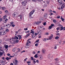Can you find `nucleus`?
<instances>
[{"label":"nucleus","mask_w":65,"mask_h":65,"mask_svg":"<svg viewBox=\"0 0 65 65\" xmlns=\"http://www.w3.org/2000/svg\"><path fill=\"white\" fill-rule=\"evenodd\" d=\"M30 40H31V39H29L27 40V42L26 43V45L27 46V47H26V48H29V47H30V45H29V44L31 43V42L29 41Z\"/></svg>","instance_id":"nucleus-1"},{"label":"nucleus","mask_w":65,"mask_h":65,"mask_svg":"<svg viewBox=\"0 0 65 65\" xmlns=\"http://www.w3.org/2000/svg\"><path fill=\"white\" fill-rule=\"evenodd\" d=\"M34 12V10H33L29 14V18H30V19H32V15L33 14Z\"/></svg>","instance_id":"nucleus-2"},{"label":"nucleus","mask_w":65,"mask_h":65,"mask_svg":"<svg viewBox=\"0 0 65 65\" xmlns=\"http://www.w3.org/2000/svg\"><path fill=\"white\" fill-rule=\"evenodd\" d=\"M53 38V35H51V36L49 37V38L47 39V40H51Z\"/></svg>","instance_id":"nucleus-3"},{"label":"nucleus","mask_w":65,"mask_h":65,"mask_svg":"<svg viewBox=\"0 0 65 65\" xmlns=\"http://www.w3.org/2000/svg\"><path fill=\"white\" fill-rule=\"evenodd\" d=\"M18 16V13L17 12H14L13 14L12 17H17Z\"/></svg>","instance_id":"nucleus-4"},{"label":"nucleus","mask_w":65,"mask_h":65,"mask_svg":"<svg viewBox=\"0 0 65 65\" xmlns=\"http://www.w3.org/2000/svg\"><path fill=\"white\" fill-rule=\"evenodd\" d=\"M14 61L15 62H13V64L14 65H18V61L16 59H15Z\"/></svg>","instance_id":"nucleus-5"},{"label":"nucleus","mask_w":65,"mask_h":65,"mask_svg":"<svg viewBox=\"0 0 65 65\" xmlns=\"http://www.w3.org/2000/svg\"><path fill=\"white\" fill-rule=\"evenodd\" d=\"M26 3L27 2L26 1H23L22 2V4L23 6H25L26 5Z\"/></svg>","instance_id":"nucleus-6"},{"label":"nucleus","mask_w":65,"mask_h":65,"mask_svg":"<svg viewBox=\"0 0 65 65\" xmlns=\"http://www.w3.org/2000/svg\"><path fill=\"white\" fill-rule=\"evenodd\" d=\"M6 34V32L5 31H2L0 32V35H4Z\"/></svg>","instance_id":"nucleus-7"},{"label":"nucleus","mask_w":65,"mask_h":65,"mask_svg":"<svg viewBox=\"0 0 65 65\" xmlns=\"http://www.w3.org/2000/svg\"><path fill=\"white\" fill-rule=\"evenodd\" d=\"M41 23V22L40 23V22H35L34 23V24L35 25H39V24H40V23Z\"/></svg>","instance_id":"nucleus-8"},{"label":"nucleus","mask_w":65,"mask_h":65,"mask_svg":"<svg viewBox=\"0 0 65 65\" xmlns=\"http://www.w3.org/2000/svg\"><path fill=\"white\" fill-rule=\"evenodd\" d=\"M57 2L59 3V5H61L62 4V1L61 0H59L57 1Z\"/></svg>","instance_id":"nucleus-9"},{"label":"nucleus","mask_w":65,"mask_h":65,"mask_svg":"<svg viewBox=\"0 0 65 65\" xmlns=\"http://www.w3.org/2000/svg\"><path fill=\"white\" fill-rule=\"evenodd\" d=\"M53 56L50 55L48 56V59H51L53 58Z\"/></svg>","instance_id":"nucleus-10"},{"label":"nucleus","mask_w":65,"mask_h":65,"mask_svg":"<svg viewBox=\"0 0 65 65\" xmlns=\"http://www.w3.org/2000/svg\"><path fill=\"white\" fill-rule=\"evenodd\" d=\"M65 6V3H63V4H62V5L61 6V9H63V8H64Z\"/></svg>","instance_id":"nucleus-11"},{"label":"nucleus","mask_w":65,"mask_h":65,"mask_svg":"<svg viewBox=\"0 0 65 65\" xmlns=\"http://www.w3.org/2000/svg\"><path fill=\"white\" fill-rule=\"evenodd\" d=\"M6 26L8 28H9V27H10V24H8L7 25H5L4 27H6Z\"/></svg>","instance_id":"nucleus-12"},{"label":"nucleus","mask_w":65,"mask_h":65,"mask_svg":"<svg viewBox=\"0 0 65 65\" xmlns=\"http://www.w3.org/2000/svg\"><path fill=\"white\" fill-rule=\"evenodd\" d=\"M0 51L1 52H4V49L3 48L2 46L0 47Z\"/></svg>","instance_id":"nucleus-13"},{"label":"nucleus","mask_w":65,"mask_h":65,"mask_svg":"<svg viewBox=\"0 0 65 65\" xmlns=\"http://www.w3.org/2000/svg\"><path fill=\"white\" fill-rule=\"evenodd\" d=\"M43 58L42 55H40V56L39 58V59L40 60H43Z\"/></svg>","instance_id":"nucleus-14"},{"label":"nucleus","mask_w":65,"mask_h":65,"mask_svg":"<svg viewBox=\"0 0 65 65\" xmlns=\"http://www.w3.org/2000/svg\"><path fill=\"white\" fill-rule=\"evenodd\" d=\"M46 51V50L44 49H43L42 50V52L43 54H44L45 53V52Z\"/></svg>","instance_id":"nucleus-15"},{"label":"nucleus","mask_w":65,"mask_h":65,"mask_svg":"<svg viewBox=\"0 0 65 65\" xmlns=\"http://www.w3.org/2000/svg\"><path fill=\"white\" fill-rule=\"evenodd\" d=\"M4 21V23H7V21H8V19H6Z\"/></svg>","instance_id":"nucleus-16"},{"label":"nucleus","mask_w":65,"mask_h":65,"mask_svg":"<svg viewBox=\"0 0 65 65\" xmlns=\"http://www.w3.org/2000/svg\"><path fill=\"white\" fill-rule=\"evenodd\" d=\"M14 39H19V38L17 36H16L14 37V38H12V40H13Z\"/></svg>","instance_id":"nucleus-17"},{"label":"nucleus","mask_w":65,"mask_h":65,"mask_svg":"<svg viewBox=\"0 0 65 65\" xmlns=\"http://www.w3.org/2000/svg\"><path fill=\"white\" fill-rule=\"evenodd\" d=\"M3 19H4V20L6 19H7V16L6 15H4L3 17Z\"/></svg>","instance_id":"nucleus-18"},{"label":"nucleus","mask_w":65,"mask_h":65,"mask_svg":"<svg viewBox=\"0 0 65 65\" xmlns=\"http://www.w3.org/2000/svg\"><path fill=\"white\" fill-rule=\"evenodd\" d=\"M37 33L38 34L40 35L41 34V33H42V31H37Z\"/></svg>","instance_id":"nucleus-19"},{"label":"nucleus","mask_w":65,"mask_h":65,"mask_svg":"<svg viewBox=\"0 0 65 65\" xmlns=\"http://www.w3.org/2000/svg\"><path fill=\"white\" fill-rule=\"evenodd\" d=\"M30 35V34H28L25 36V38H27V37H29Z\"/></svg>","instance_id":"nucleus-20"},{"label":"nucleus","mask_w":65,"mask_h":65,"mask_svg":"<svg viewBox=\"0 0 65 65\" xmlns=\"http://www.w3.org/2000/svg\"><path fill=\"white\" fill-rule=\"evenodd\" d=\"M17 36H18V37H19V39H22V37L21 36V35H17Z\"/></svg>","instance_id":"nucleus-21"},{"label":"nucleus","mask_w":65,"mask_h":65,"mask_svg":"<svg viewBox=\"0 0 65 65\" xmlns=\"http://www.w3.org/2000/svg\"><path fill=\"white\" fill-rule=\"evenodd\" d=\"M19 17L20 18V19H22L23 18V16L22 15H19Z\"/></svg>","instance_id":"nucleus-22"},{"label":"nucleus","mask_w":65,"mask_h":65,"mask_svg":"<svg viewBox=\"0 0 65 65\" xmlns=\"http://www.w3.org/2000/svg\"><path fill=\"white\" fill-rule=\"evenodd\" d=\"M36 60V59H35L34 60H33L32 61V63L34 64H35L36 63V61H35Z\"/></svg>","instance_id":"nucleus-23"},{"label":"nucleus","mask_w":65,"mask_h":65,"mask_svg":"<svg viewBox=\"0 0 65 65\" xmlns=\"http://www.w3.org/2000/svg\"><path fill=\"white\" fill-rule=\"evenodd\" d=\"M3 53L1 52H0V56H2L3 55V53L4 54V52H3Z\"/></svg>","instance_id":"nucleus-24"},{"label":"nucleus","mask_w":65,"mask_h":65,"mask_svg":"<svg viewBox=\"0 0 65 65\" xmlns=\"http://www.w3.org/2000/svg\"><path fill=\"white\" fill-rule=\"evenodd\" d=\"M30 33L32 34V35H33L34 34V31L32 29L31 30V32H30Z\"/></svg>","instance_id":"nucleus-25"},{"label":"nucleus","mask_w":65,"mask_h":65,"mask_svg":"<svg viewBox=\"0 0 65 65\" xmlns=\"http://www.w3.org/2000/svg\"><path fill=\"white\" fill-rule=\"evenodd\" d=\"M30 58L31 61H33L35 59L33 57H31Z\"/></svg>","instance_id":"nucleus-26"},{"label":"nucleus","mask_w":65,"mask_h":65,"mask_svg":"<svg viewBox=\"0 0 65 65\" xmlns=\"http://www.w3.org/2000/svg\"><path fill=\"white\" fill-rule=\"evenodd\" d=\"M38 55V54H36L35 56H34L35 58H38V56H37Z\"/></svg>","instance_id":"nucleus-27"},{"label":"nucleus","mask_w":65,"mask_h":65,"mask_svg":"<svg viewBox=\"0 0 65 65\" xmlns=\"http://www.w3.org/2000/svg\"><path fill=\"white\" fill-rule=\"evenodd\" d=\"M47 40V39L45 38L43 39V41L45 42V41H46Z\"/></svg>","instance_id":"nucleus-28"},{"label":"nucleus","mask_w":65,"mask_h":65,"mask_svg":"<svg viewBox=\"0 0 65 65\" xmlns=\"http://www.w3.org/2000/svg\"><path fill=\"white\" fill-rule=\"evenodd\" d=\"M62 17L61 16L60 19H61V21H64L65 20H64V19L62 18Z\"/></svg>","instance_id":"nucleus-29"},{"label":"nucleus","mask_w":65,"mask_h":65,"mask_svg":"<svg viewBox=\"0 0 65 65\" xmlns=\"http://www.w3.org/2000/svg\"><path fill=\"white\" fill-rule=\"evenodd\" d=\"M28 59V58H26L25 59H24V63H25L26 62V60Z\"/></svg>","instance_id":"nucleus-30"},{"label":"nucleus","mask_w":65,"mask_h":65,"mask_svg":"<svg viewBox=\"0 0 65 65\" xmlns=\"http://www.w3.org/2000/svg\"><path fill=\"white\" fill-rule=\"evenodd\" d=\"M53 22L54 23H56V22H57V21L55 20L54 19L53 20Z\"/></svg>","instance_id":"nucleus-31"},{"label":"nucleus","mask_w":65,"mask_h":65,"mask_svg":"<svg viewBox=\"0 0 65 65\" xmlns=\"http://www.w3.org/2000/svg\"><path fill=\"white\" fill-rule=\"evenodd\" d=\"M5 46V48L7 49V48H8V46L7 45H6Z\"/></svg>","instance_id":"nucleus-32"},{"label":"nucleus","mask_w":65,"mask_h":65,"mask_svg":"<svg viewBox=\"0 0 65 65\" xmlns=\"http://www.w3.org/2000/svg\"><path fill=\"white\" fill-rule=\"evenodd\" d=\"M2 8L3 10H5L6 8L5 7H2Z\"/></svg>","instance_id":"nucleus-33"},{"label":"nucleus","mask_w":65,"mask_h":65,"mask_svg":"<svg viewBox=\"0 0 65 65\" xmlns=\"http://www.w3.org/2000/svg\"><path fill=\"white\" fill-rule=\"evenodd\" d=\"M35 35H32V37L33 38H35Z\"/></svg>","instance_id":"nucleus-34"},{"label":"nucleus","mask_w":65,"mask_h":65,"mask_svg":"<svg viewBox=\"0 0 65 65\" xmlns=\"http://www.w3.org/2000/svg\"><path fill=\"white\" fill-rule=\"evenodd\" d=\"M58 38H59V37L58 36H56L55 37V39H56V40L58 39Z\"/></svg>","instance_id":"nucleus-35"},{"label":"nucleus","mask_w":65,"mask_h":65,"mask_svg":"<svg viewBox=\"0 0 65 65\" xmlns=\"http://www.w3.org/2000/svg\"><path fill=\"white\" fill-rule=\"evenodd\" d=\"M47 17V15H45L44 17V19H46V17Z\"/></svg>","instance_id":"nucleus-36"},{"label":"nucleus","mask_w":65,"mask_h":65,"mask_svg":"<svg viewBox=\"0 0 65 65\" xmlns=\"http://www.w3.org/2000/svg\"><path fill=\"white\" fill-rule=\"evenodd\" d=\"M4 28H2V27H1V31H2V30H4Z\"/></svg>","instance_id":"nucleus-37"},{"label":"nucleus","mask_w":65,"mask_h":65,"mask_svg":"<svg viewBox=\"0 0 65 65\" xmlns=\"http://www.w3.org/2000/svg\"><path fill=\"white\" fill-rule=\"evenodd\" d=\"M45 35H48L49 34H48V32H46L45 33Z\"/></svg>","instance_id":"nucleus-38"},{"label":"nucleus","mask_w":65,"mask_h":65,"mask_svg":"<svg viewBox=\"0 0 65 65\" xmlns=\"http://www.w3.org/2000/svg\"><path fill=\"white\" fill-rule=\"evenodd\" d=\"M6 32H9V29H6Z\"/></svg>","instance_id":"nucleus-39"},{"label":"nucleus","mask_w":65,"mask_h":65,"mask_svg":"<svg viewBox=\"0 0 65 65\" xmlns=\"http://www.w3.org/2000/svg\"><path fill=\"white\" fill-rule=\"evenodd\" d=\"M36 63H39V60H36Z\"/></svg>","instance_id":"nucleus-40"},{"label":"nucleus","mask_w":65,"mask_h":65,"mask_svg":"<svg viewBox=\"0 0 65 65\" xmlns=\"http://www.w3.org/2000/svg\"><path fill=\"white\" fill-rule=\"evenodd\" d=\"M46 6H47V4H45L43 6L44 7H46Z\"/></svg>","instance_id":"nucleus-41"},{"label":"nucleus","mask_w":65,"mask_h":65,"mask_svg":"<svg viewBox=\"0 0 65 65\" xmlns=\"http://www.w3.org/2000/svg\"><path fill=\"white\" fill-rule=\"evenodd\" d=\"M27 64H30V63H31V62L27 61Z\"/></svg>","instance_id":"nucleus-42"},{"label":"nucleus","mask_w":65,"mask_h":65,"mask_svg":"<svg viewBox=\"0 0 65 65\" xmlns=\"http://www.w3.org/2000/svg\"><path fill=\"white\" fill-rule=\"evenodd\" d=\"M10 23L11 25H13V24H14V22H10Z\"/></svg>","instance_id":"nucleus-43"},{"label":"nucleus","mask_w":65,"mask_h":65,"mask_svg":"<svg viewBox=\"0 0 65 65\" xmlns=\"http://www.w3.org/2000/svg\"><path fill=\"white\" fill-rule=\"evenodd\" d=\"M55 60L56 61H58V58H57L55 59Z\"/></svg>","instance_id":"nucleus-44"},{"label":"nucleus","mask_w":65,"mask_h":65,"mask_svg":"<svg viewBox=\"0 0 65 65\" xmlns=\"http://www.w3.org/2000/svg\"><path fill=\"white\" fill-rule=\"evenodd\" d=\"M60 28H61V30H63V27L62 26L61 27H60Z\"/></svg>","instance_id":"nucleus-45"},{"label":"nucleus","mask_w":65,"mask_h":65,"mask_svg":"<svg viewBox=\"0 0 65 65\" xmlns=\"http://www.w3.org/2000/svg\"><path fill=\"white\" fill-rule=\"evenodd\" d=\"M36 54V53L35 51H33L32 52V54H33L34 55V54Z\"/></svg>","instance_id":"nucleus-46"},{"label":"nucleus","mask_w":65,"mask_h":65,"mask_svg":"<svg viewBox=\"0 0 65 65\" xmlns=\"http://www.w3.org/2000/svg\"><path fill=\"white\" fill-rule=\"evenodd\" d=\"M2 21H3V19L2 18H0V22H1Z\"/></svg>","instance_id":"nucleus-47"},{"label":"nucleus","mask_w":65,"mask_h":65,"mask_svg":"<svg viewBox=\"0 0 65 65\" xmlns=\"http://www.w3.org/2000/svg\"><path fill=\"white\" fill-rule=\"evenodd\" d=\"M41 36L40 35L39 36L38 38H41Z\"/></svg>","instance_id":"nucleus-48"},{"label":"nucleus","mask_w":65,"mask_h":65,"mask_svg":"<svg viewBox=\"0 0 65 65\" xmlns=\"http://www.w3.org/2000/svg\"><path fill=\"white\" fill-rule=\"evenodd\" d=\"M6 59L7 60H9V58H8V57H7Z\"/></svg>","instance_id":"nucleus-49"},{"label":"nucleus","mask_w":65,"mask_h":65,"mask_svg":"<svg viewBox=\"0 0 65 65\" xmlns=\"http://www.w3.org/2000/svg\"><path fill=\"white\" fill-rule=\"evenodd\" d=\"M24 30H28V28H24Z\"/></svg>","instance_id":"nucleus-50"},{"label":"nucleus","mask_w":65,"mask_h":65,"mask_svg":"<svg viewBox=\"0 0 65 65\" xmlns=\"http://www.w3.org/2000/svg\"><path fill=\"white\" fill-rule=\"evenodd\" d=\"M12 51H13V52H15V49L14 48L13 49H12Z\"/></svg>","instance_id":"nucleus-51"},{"label":"nucleus","mask_w":65,"mask_h":65,"mask_svg":"<svg viewBox=\"0 0 65 65\" xmlns=\"http://www.w3.org/2000/svg\"><path fill=\"white\" fill-rule=\"evenodd\" d=\"M38 43H37L35 44V46H38Z\"/></svg>","instance_id":"nucleus-52"},{"label":"nucleus","mask_w":65,"mask_h":65,"mask_svg":"<svg viewBox=\"0 0 65 65\" xmlns=\"http://www.w3.org/2000/svg\"><path fill=\"white\" fill-rule=\"evenodd\" d=\"M65 43V41H63V43H62V44H64Z\"/></svg>","instance_id":"nucleus-53"},{"label":"nucleus","mask_w":65,"mask_h":65,"mask_svg":"<svg viewBox=\"0 0 65 65\" xmlns=\"http://www.w3.org/2000/svg\"><path fill=\"white\" fill-rule=\"evenodd\" d=\"M12 27H14V26H15V25L13 24H12Z\"/></svg>","instance_id":"nucleus-54"},{"label":"nucleus","mask_w":65,"mask_h":65,"mask_svg":"<svg viewBox=\"0 0 65 65\" xmlns=\"http://www.w3.org/2000/svg\"><path fill=\"white\" fill-rule=\"evenodd\" d=\"M29 31H26L25 32L26 33H29Z\"/></svg>","instance_id":"nucleus-55"},{"label":"nucleus","mask_w":65,"mask_h":65,"mask_svg":"<svg viewBox=\"0 0 65 65\" xmlns=\"http://www.w3.org/2000/svg\"><path fill=\"white\" fill-rule=\"evenodd\" d=\"M61 43H62V41H59V44H61Z\"/></svg>","instance_id":"nucleus-56"},{"label":"nucleus","mask_w":65,"mask_h":65,"mask_svg":"<svg viewBox=\"0 0 65 65\" xmlns=\"http://www.w3.org/2000/svg\"><path fill=\"white\" fill-rule=\"evenodd\" d=\"M40 51H38L37 54H40Z\"/></svg>","instance_id":"nucleus-57"},{"label":"nucleus","mask_w":65,"mask_h":65,"mask_svg":"<svg viewBox=\"0 0 65 65\" xmlns=\"http://www.w3.org/2000/svg\"><path fill=\"white\" fill-rule=\"evenodd\" d=\"M57 18H58V19H60V17L58 16L57 17Z\"/></svg>","instance_id":"nucleus-58"},{"label":"nucleus","mask_w":65,"mask_h":65,"mask_svg":"<svg viewBox=\"0 0 65 65\" xmlns=\"http://www.w3.org/2000/svg\"><path fill=\"white\" fill-rule=\"evenodd\" d=\"M46 24V22H44V23L43 25H44V26H45V25Z\"/></svg>","instance_id":"nucleus-59"},{"label":"nucleus","mask_w":65,"mask_h":65,"mask_svg":"<svg viewBox=\"0 0 65 65\" xmlns=\"http://www.w3.org/2000/svg\"><path fill=\"white\" fill-rule=\"evenodd\" d=\"M59 29L60 28H59V27H57L56 28L57 30H59Z\"/></svg>","instance_id":"nucleus-60"},{"label":"nucleus","mask_w":65,"mask_h":65,"mask_svg":"<svg viewBox=\"0 0 65 65\" xmlns=\"http://www.w3.org/2000/svg\"><path fill=\"white\" fill-rule=\"evenodd\" d=\"M2 43V40H0V44H1Z\"/></svg>","instance_id":"nucleus-61"},{"label":"nucleus","mask_w":65,"mask_h":65,"mask_svg":"<svg viewBox=\"0 0 65 65\" xmlns=\"http://www.w3.org/2000/svg\"><path fill=\"white\" fill-rule=\"evenodd\" d=\"M6 13H7L8 12V11L7 10H6L5 11Z\"/></svg>","instance_id":"nucleus-62"},{"label":"nucleus","mask_w":65,"mask_h":65,"mask_svg":"<svg viewBox=\"0 0 65 65\" xmlns=\"http://www.w3.org/2000/svg\"><path fill=\"white\" fill-rule=\"evenodd\" d=\"M24 52H25V50L22 51L21 52V53H24Z\"/></svg>","instance_id":"nucleus-63"},{"label":"nucleus","mask_w":65,"mask_h":65,"mask_svg":"<svg viewBox=\"0 0 65 65\" xmlns=\"http://www.w3.org/2000/svg\"><path fill=\"white\" fill-rule=\"evenodd\" d=\"M52 27L51 26H49V28L50 29H52Z\"/></svg>","instance_id":"nucleus-64"}]
</instances>
